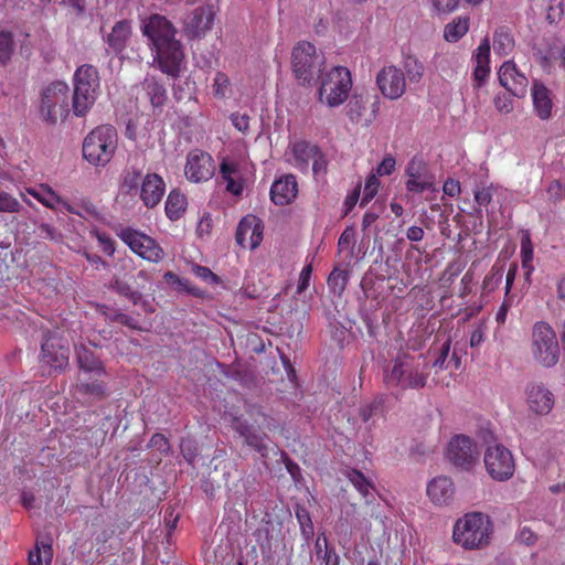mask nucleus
I'll list each match as a JSON object with an SVG mask.
<instances>
[{"label": "nucleus", "instance_id": "obj_49", "mask_svg": "<svg viewBox=\"0 0 565 565\" xmlns=\"http://www.w3.org/2000/svg\"><path fill=\"white\" fill-rule=\"evenodd\" d=\"M230 78L223 72H217L213 81V93L218 98H224L230 89Z\"/></svg>", "mask_w": 565, "mask_h": 565}, {"label": "nucleus", "instance_id": "obj_55", "mask_svg": "<svg viewBox=\"0 0 565 565\" xmlns=\"http://www.w3.org/2000/svg\"><path fill=\"white\" fill-rule=\"evenodd\" d=\"M323 545H324V550H323V553L320 555L319 559L322 561L323 565H339L340 557L337 554L334 547L328 545V541H327L326 536H323Z\"/></svg>", "mask_w": 565, "mask_h": 565}, {"label": "nucleus", "instance_id": "obj_2", "mask_svg": "<svg viewBox=\"0 0 565 565\" xmlns=\"http://www.w3.org/2000/svg\"><path fill=\"white\" fill-rule=\"evenodd\" d=\"M118 147V134L111 125L95 127L84 138L83 158L95 168L106 167L113 159Z\"/></svg>", "mask_w": 565, "mask_h": 565}, {"label": "nucleus", "instance_id": "obj_40", "mask_svg": "<svg viewBox=\"0 0 565 565\" xmlns=\"http://www.w3.org/2000/svg\"><path fill=\"white\" fill-rule=\"evenodd\" d=\"M53 558V548L50 542H36L35 550L29 553L28 565H50Z\"/></svg>", "mask_w": 565, "mask_h": 565}, {"label": "nucleus", "instance_id": "obj_33", "mask_svg": "<svg viewBox=\"0 0 565 565\" xmlns=\"http://www.w3.org/2000/svg\"><path fill=\"white\" fill-rule=\"evenodd\" d=\"M384 396H375L371 402L359 407V417L364 424L373 426L379 418L384 416Z\"/></svg>", "mask_w": 565, "mask_h": 565}, {"label": "nucleus", "instance_id": "obj_6", "mask_svg": "<svg viewBox=\"0 0 565 565\" xmlns=\"http://www.w3.org/2000/svg\"><path fill=\"white\" fill-rule=\"evenodd\" d=\"M351 89L350 71L344 66H335L321 75L318 98L329 107H338L348 99Z\"/></svg>", "mask_w": 565, "mask_h": 565}, {"label": "nucleus", "instance_id": "obj_20", "mask_svg": "<svg viewBox=\"0 0 565 565\" xmlns=\"http://www.w3.org/2000/svg\"><path fill=\"white\" fill-rule=\"evenodd\" d=\"M263 239V226L254 215L244 216L238 223L235 241L243 248L255 249Z\"/></svg>", "mask_w": 565, "mask_h": 565}, {"label": "nucleus", "instance_id": "obj_58", "mask_svg": "<svg viewBox=\"0 0 565 565\" xmlns=\"http://www.w3.org/2000/svg\"><path fill=\"white\" fill-rule=\"evenodd\" d=\"M473 58L476 63H490V43L487 38L479 44Z\"/></svg>", "mask_w": 565, "mask_h": 565}, {"label": "nucleus", "instance_id": "obj_51", "mask_svg": "<svg viewBox=\"0 0 565 565\" xmlns=\"http://www.w3.org/2000/svg\"><path fill=\"white\" fill-rule=\"evenodd\" d=\"M433 10L438 14H448L459 7L460 0H428Z\"/></svg>", "mask_w": 565, "mask_h": 565}, {"label": "nucleus", "instance_id": "obj_23", "mask_svg": "<svg viewBox=\"0 0 565 565\" xmlns=\"http://www.w3.org/2000/svg\"><path fill=\"white\" fill-rule=\"evenodd\" d=\"M220 178L226 183V191L235 196H239L244 191V179L242 177L241 166L237 161L223 158L220 163Z\"/></svg>", "mask_w": 565, "mask_h": 565}, {"label": "nucleus", "instance_id": "obj_63", "mask_svg": "<svg viewBox=\"0 0 565 565\" xmlns=\"http://www.w3.org/2000/svg\"><path fill=\"white\" fill-rule=\"evenodd\" d=\"M395 166H396V161H395L394 157L388 154V156L384 157L383 160L381 161V163L377 166L376 173L380 177L390 175L394 172Z\"/></svg>", "mask_w": 565, "mask_h": 565}, {"label": "nucleus", "instance_id": "obj_7", "mask_svg": "<svg viewBox=\"0 0 565 565\" xmlns=\"http://www.w3.org/2000/svg\"><path fill=\"white\" fill-rule=\"evenodd\" d=\"M291 60L294 74L301 84H309L323 64V57L317 55L316 46L310 42L298 43L292 50Z\"/></svg>", "mask_w": 565, "mask_h": 565}, {"label": "nucleus", "instance_id": "obj_30", "mask_svg": "<svg viewBox=\"0 0 565 565\" xmlns=\"http://www.w3.org/2000/svg\"><path fill=\"white\" fill-rule=\"evenodd\" d=\"M292 164L300 171L307 172L309 170V163L318 154L320 148L316 145H311L308 141H298L292 145Z\"/></svg>", "mask_w": 565, "mask_h": 565}, {"label": "nucleus", "instance_id": "obj_60", "mask_svg": "<svg viewBox=\"0 0 565 565\" xmlns=\"http://www.w3.org/2000/svg\"><path fill=\"white\" fill-rule=\"evenodd\" d=\"M328 169V161L321 150L312 158V172L315 177L324 175Z\"/></svg>", "mask_w": 565, "mask_h": 565}, {"label": "nucleus", "instance_id": "obj_56", "mask_svg": "<svg viewBox=\"0 0 565 565\" xmlns=\"http://www.w3.org/2000/svg\"><path fill=\"white\" fill-rule=\"evenodd\" d=\"M296 516L299 521L302 532L306 534H312L313 524L309 512L305 508H298L296 510Z\"/></svg>", "mask_w": 565, "mask_h": 565}, {"label": "nucleus", "instance_id": "obj_61", "mask_svg": "<svg viewBox=\"0 0 565 565\" xmlns=\"http://www.w3.org/2000/svg\"><path fill=\"white\" fill-rule=\"evenodd\" d=\"M193 273L196 277L201 278L203 281L207 284H216L218 282V277L207 267L195 265L193 267Z\"/></svg>", "mask_w": 565, "mask_h": 565}, {"label": "nucleus", "instance_id": "obj_10", "mask_svg": "<svg viewBox=\"0 0 565 565\" xmlns=\"http://www.w3.org/2000/svg\"><path fill=\"white\" fill-rule=\"evenodd\" d=\"M483 461L487 472L495 481H508L514 475L513 455L503 445L489 446L484 452Z\"/></svg>", "mask_w": 565, "mask_h": 565}, {"label": "nucleus", "instance_id": "obj_46", "mask_svg": "<svg viewBox=\"0 0 565 565\" xmlns=\"http://www.w3.org/2000/svg\"><path fill=\"white\" fill-rule=\"evenodd\" d=\"M113 289L120 296L126 297L134 305H137L141 299V294L131 288V286L119 277H115L111 284Z\"/></svg>", "mask_w": 565, "mask_h": 565}, {"label": "nucleus", "instance_id": "obj_11", "mask_svg": "<svg viewBox=\"0 0 565 565\" xmlns=\"http://www.w3.org/2000/svg\"><path fill=\"white\" fill-rule=\"evenodd\" d=\"M405 188L413 194H422L426 191L435 192V175L431 173L428 163L419 156H414L405 169Z\"/></svg>", "mask_w": 565, "mask_h": 565}, {"label": "nucleus", "instance_id": "obj_42", "mask_svg": "<svg viewBox=\"0 0 565 565\" xmlns=\"http://www.w3.org/2000/svg\"><path fill=\"white\" fill-rule=\"evenodd\" d=\"M142 179L143 177L140 169H127L122 174L121 190L129 195L137 194L140 190Z\"/></svg>", "mask_w": 565, "mask_h": 565}, {"label": "nucleus", "instance_id": "obj_13", "mask_svg": "<svg viewBox=\"0 0 565 565\" xmlns=\"http://www.w3.org/2000/svg\"><path fill=\"white\" fill-rule=\"evenodd\" d=\"M215 10L213 4L203 3L189 11L183 20V31L189 40L202 39L213 28Z\"/></svg>", "mask_w": 565, "mask_h": 565}, {"label": "nucleus", "instance_id": "obj_54", "mask_svg": "<svg viewBox=\"0 0 565 565\" xmlns=\"http://www.w3.org/2000/svg\"><path fill=\"white\" fill-rule=\"evenodd\" d=\"M490 74V63H476L475 70H473V81H475V87L480 88Z\"/></svg>", "mask_w": 565, "mask_h": 565}, {"label": "nucleus", "instance_id": "obj_39", "mask_svg": "<svg viewBox=\"0 0 565 565\" xmlns=\"http://www.w3.org/2000/svg\"><path fill=\"white\" fill-rule=\"evenodd\" d=\"M469 17H458L451 22L446 24L444 30V38L447 42H457L469 30Z\"/></svg>", "mask_w": 565, "mask_h": 565}, {"label": "nucleus", "instance_id": "obj_59", "mask_svg": "<svg viewBox=\"0 0 565 565\" xmlns=\"http://www.w3.org/2000/svg\"><path fill=\"white\" fill-rule=\"evenodd\" d=\"M249 116L246 114L233 113L231 115V121L233 126L241 132L247 134L249 129Z\"/></svg>", "mask_w": 565, "mask_h": 565}, {"label": "nucleus", "instance_id": "obj_37", "mask_svg": "<svg viewBox=\"0 0 565 565\" xmlns=\"http://www.w3.org/2000/svg\"><path fill=\"white\" fill-rule=\"evenodd\" d=\"M142 88L153 107H161L166 104L168 99L167 90L156 77H146Z\"/></svg>", "mask_w": 565, "mask_h": 565}, {"label": "nucleus", "instance_id": "obj_4", "mask_svg": "<svg viewBox=\"0 0 565 565\" xmlns=\"http://www.w3.org/2000/svg\"><path fill=\"white\" fill-rule=\"evenodd\" d=\"M428 373L418 361L411 356L397 358L384 370V382L387 387L402 391L420 390L426 386Z\"/></svg>", "mask_w": 565, "mask_h": 565}, {"label": "nucleus", "instance_id": "obj_27", "mask_svg": "<svg viewBox=\"0 0 565 565\" xmlns=\"http://www.w3.org/2000/svg\"><path fill=\"white\" fill-rule=\"evenodd\" d=\"M131 36V24L127 20H120L115 23L111 32L106 38L108 49L115 53H121L128 44Z\"/></svg>", "mask_w": 565, "mask_h": 565}, {"label": "nucleus", "instance_id": "obj_32", "mask_svg": "<svg viewBox=\"0 0 565 565\" xmlns=\"http://www.w3.org/2000/svg\"><path fill=\"white\" fill-rule=\"evenodd\" d=\"M73 86H74L73 96H72L73 113L77 117H83L94 106L98 94L90 93L89 89L83 88V86H77V85H73Z\"/></svg>", "mask_w": 565, "mask_h": 565}, {"label": "nucleus", "instance_id": "obj_24", "mask_svg": "<svg viewBox=\"0 0 565 565\" xmlns=\"http://www.w3.org/2000/svg\"><path fill=\"white\" fill-rule=\"evenodd\" d=\"M298 193V183L292 174L276 180L270 188V199L277 205L289 204Z\"/></svg>", "mask_w": 565, "mask_h": 565}, {"label": "nucleus", "instance_id": "obj_38", "mask_svg": "<svg viewBox=\"0 0 565 565\" xmlns=\"http://www.w3.org/2000/svg\"><path fill=\"white\" fill-rule=\"evenodd\" d=\"M348 479L359 493L365 499L366 503L373 501L374 484L359 470L352 469L348 472Z\"/></svg>", "mask_w": 565, "mask_h": 565}, {"label": "nucleus", "instance_id": "obj_14", "mask_svg": "<svg viewBox=\"0 0 565 565\" xmlns=\"http://www.w3.org/2000/svg\"><path fill=\"white\" fill-rule=\"evenodd\" d=\"M215 172V164L212 156L200 149L191 150L186 156L184 174L193 183L209 181Z\"/></svg>", "mask_w": 565, "mask_h": 565}, {"label": "nucleus", "instance_id": "obj_35", "mask_svg": "<svg viewBox=\"0 0 565 565\" xmlns=\"http://www.w3.org/2000/svg\"><path fill=\"white\" fill-rule=\"evenodd\" d=\"M450 345L451 340L447 339L439 348L433 349L436 351V358L433 362V367L436 370H444L449 369L451 365L455 370H458L460 366V359L456 354V352L452 353L451 358L449 359V352H450Z\"/></svg>", "mask_w": 565, "mask_h": 565}, {"label": "nucleus", "instance_id": "obj_64", "mask_svg": "<svg viewBox=\"0 0 565 565\" xmlns=\"http://www.w3.org/2000/svg\"><path fill=\"white\" fill-rule=\"evenodd\" d=\"M149 444L151 447L157 448L162 454H167L170 449L168 438L159 433L152 435Z\"/></svg>", "mask_w": 565, "mask_h": 565}, {"label": "nucleus", "instance_id": "obj_5", "mask_svg": "<svg viewBox=\"0 0 565 565\" xmlns=\"http://www.w3.org/2000/svg\"><path fill=\"white\" fill-rule=\"evenodd\" d=\"M530 352L533 360L543 367H553L559 360V343L550 323L537 321L531 332Z\"/></svg>", "mask_w": 565, "mask_h": 565}, {"label": "nucleus", "instance_id": "obj_31", "mask_svg": "<svg viewBox=\"0 0 565 565\" xmlns=\"http://www.w3.org/2000/svg\"><path fill=\"white\" fill-rule=\"evenodd\" d=\"M235 429L242 437H244L245 443L249 447L259 452L262 457L267 456V447L264 443L266 438L265 434L257 431L252 425L241 420H237Z\"/></svg>", "mask_w": 565, "mask_h": 565}, {"label": "nucleus", "instance_id": "obj_28", "mask_svg": "<svg viewBox=\"0 0 565 565\" xmlns=\"http://www.w3.org/2000/svg\"><path fill=\"white\" fill-rule=\"evenodd\" d=\"M76 359L81 370L95 373L97 376L106 375L104 363L95 352L85 344L75 345Z\"/></svg>", "mask_w": 565, "mask_h": 565}, {"label": "nucleus", "instance_id": "obj_34", "mask_svg": "<svg viewBox=\"0 0 565 565\" xmlns=\"http://www.w3.org/2000/svg\"><path fill=\"white\" fill-rule=\"evenodd\" d=\"M350 278V264L344 267L335 266L330 273L327 284L330 291L335 296H341L345 290Z\"/></svg>", "mask_w": 565, "mask_h": 565}, {"label": "nucleus", "instance_id": "obj_16", "mask_svg": "<svg viewBox=\"0 0 565 565\" xmlns=\"http://www.w3.org/2000/svg\"><path fill=\"white\" fill-rule=\"evenodd\" d=\"M525 403L531 413L543 416L553 409L555 396L544 383L532 382L525 388Z\"/></svg>", "mask_w": 565, "mask_h": 565}, {"label": "nucleus", "instance_id": "obj_19", "mask_svg": "<svg viewBox=\"0 0 565 565\" xmlns=\"http://www.w3.org/2000/svg\"><path fill=\"white\" fill-rule=\"evenodd\" d=\"M379 109L377 97L371 102L367 95L359 94H353L345 107L347 115L353 124L364 122L365 125H370L375 119Z\"/></svg>", "mask_w": 565, "mask_h": 565}, {"label": "nucleus", "instance_id": "obj_8", "mask_svg": "<svg viewBox=\"0 0 565 565\" xmlns=\"http://www.w3.org/2000/svg\"><path fill=\"white\" fill-rule=\"evenodd\" d=\"M68 85L65 82L50 84L42 94L41 114L49 122H56L58 118L68 115Z\"/></svg>", "mask_w": 565, "mask_h": 565}, {"label": "nucleus", "instance_id": "obj_53", "mask_svg": "<svg viewBox=\"0 0 565 565\" xmlns=\"http://www.w3.org/2000/svg\"><path fill=\"white\" fill-rule=\"evenodd\" d=\"M493 104L501 114H510L514 108L513 99L505 93L498 94L493 99Z\"/></svg>", "mask_w": 565, "mask_h": 565}, {"label": "nucleus", "instance_id": "obj_36", "mask_svg": "<svg viewBox=\"0 0 565 565\" xmlns=\"http://www.w3.org/2000/svg\"><path fill=\"white\" fill-rule=\"evenodd\" d=\"M188 200L178 190H172L166 201V215L170 221L179 220L185 212Z\"/></svg>", "mask_w": 565, "mask_h": 565}, {"label": "nucleus", "instance_id": "obj_25", "mask_svg": "<svg viewBox=\"0 0 565 565\" xmlns=\"http://www.w3.org/2000/svg\"><path fill=\"white\" fill-rule=\"evenodd\" d=\"M427 495L436 505H447L455 495L454 482L449 477L438 476L427 484Z\"/></svg>", "mask_w": 565, "mask_h": 565}, {"label": "nucleus", "instance_id": "obj_21", "mask_svg": "<svg viewBox=\"0 0 565 565\" xmlns=\"http://www.w3.org/2000/svg\"><path fill=\"white\" fill-rule=\"evenodd\" d=\"M26 193L32 195L35 200H38L45 207L51 210H56L58 206L63 209V211L82 215L79 210L72 205L70 202L60 196L49 184L41 183L35 188H26Z\"/></svg>", "mask_w": 565, "mask_h": 565}, {"label": "nucleus", "instance_id": "obj_22", "mask_svg": "<svg viewBox=\"0 0 565 565\" xmlns=\"http://www.w3.org/2000/svg\"><path fill=\"white\" fill-rule=\"evenodd\" d=\"M166 192V182L157 173H147L138 192L140 200L148 209L156 207L162 200Z\"/></svg>", "mask_w": 565, "mask_h": 565}, {"label": "nucleus", "instance_id": "obj_1", "mask_svg": "<svg viewBox=\"0 0 565 565\" xmlns=\"http://www.w3.org/2000/svg\"><path fill=\"white\" fill-rule=\"evenodd\" d=\"M142 33L151 42L153 65L163 74L178 78L185 54L182 43L175 39L173 24L163 15L151 14L143 21Z\"/></svg>", "mask_w": 565, "mask_h": 565}, {"label": "nucleus", "instance_id": "obj_29", "mask_svg": "<svg viewBox=\"0 0 565 565\" xmlns=\"http://www.w3.org/2000/svg\"><path fill=\"white\" fill-rule=\"evenodd\" d=\"M73 85L83 86V88L89 89L90 93L98 94L100 86L98 70L90 64L78 66L73 75Z\"/></svg>", "mask_w": 565, "mask_h": 565}, {"label": "nucleus", "instance_id": "obj_43", "mask_svg": "<svg viewBox=\"0 0 565 565\" xmlns=\"http://www.w3.org/2000/svg\"><path fill=\"white\" fill-rule=\"evenodd\" d=\"M403 67L412 83H418L424 75V64L414 55H406L403 61Z\"/></svg>", "mask_w": 565, "mask_h": 565}, {"label": "nucleus", "instance_id": "obj_41", "mask_svg": "<svg viewBox=\"0 0 565 565\" xmlns=\"http://www.w3.org/2000/svg\"><path fill=\"white\" fill-rule=\"evenodd\" d=\"M514 46V40L507 28H499L493 34V49L497 54L508 55Z\"/></svg>", "mask_w": 565, "mask_h": 565}, {"label": "nucleus", "instance_id": "obj_26", "mask_svg": "<svg viewBox=\"0 0 565 565\" xmlns=\"http://www.w3.org/2000/svg\"><path fill=\"white\" fill-rule=\"evenodd\" d=\"M531 95L536 116L542 120L548 119L553 108L551 90L540 81H534Z\"/></svg>", "mask_w": 565, "mask_h": 565}, {"label": "nucleus", "instance_id": "obj_52", "mask_svg": "<svg viewBox=\"0 0 565 565\" xmlns=\"http://www.w3.org/2000/svg\"><path fill=\"white\" fill-rule=\"evenodd\" d=\"M20 211L19 201L11 194L0 191V212L17 213Z\"/></svg>", "mask_w": 565, "mask_h": 565}, {"label": "nucleus", "instance_id": "obj_3", "mask_svg": "<svg viewBox=\"0 0 565 565\" xmlns=\"http://www.w3.org/2000/svg\"><path fill=\"white\" fill-rule=\"evenodd\" d=\"M493 526L490 518L482 512L466 513L459 519L452 532L454 541L466 550L482 548L490 542Z\"/></svg>", "mask_w": 565, "mask_h": 565}, {"label": "nucleus", "instance_id": "obj_44", "mask_svg": "<svg viewBox=\"0 0 565 565\" xmlns=\"http://www.w3.org/2000/svg\"><path fill=\"white\" fill-rule=\"evenodd\" d=\"M77 390L79 393L87 394L98 401L108 396L105 382L99 380H95L90 383H79L77 384Z\"/></svg>", "mask_w": 565, "mask_h": 565}, {"label": "nucleus", "instance_id": "obj_47", "mask_svg": "<svg viewBox=\"0 0 565 565\" xmlns=\"http://www.w3.org/2000/svg\"><path fill=\"white\" fill-rule=\"evenodd\" d=\"M521 258L522 266L527 270L526 276L529 277L533 270V244L527 232H525L521 238Z\"/></svg>", "mask_w": 565, "mask_h": 565}, {"label": "nucleus", "instance_id": "obj_15", "mask_svg": "<svg viewBox=\"0 0 565 565\" xmlns=\"http://www.w3.org/2000/svg\"><path fill=\"white\" fill-rule=\"evenodd\" d=\"M376 85L388 99H398L406 92L404 72L395 65L384 66L376 75Z\"/></svg>", "mask_w": 565, "mask_h": 565}, {"label": "nucleus", "instance_id": "obj_50", "mask_svg": "<svg viewBox=\"0 0 565 565\" xmlns=\"http://www.w3.org/2000/svg\"><path fill=\"white\" fill-rule=\"evenodd\" d=\"M380 186V181L376 175H370L364 185L363 196L361 200V206H365L377 193Z\"/></svg>", "mask_w": 565, "mask_h": 565}, {"label": "nucleus", "instance_id": "obj_45", "mask_svg": "<svg viewBox=\"0 0 565 565\" xmlns=\"http://www.w3.org/2000/svg\"><path fill=\"white\" fill-rule=\"evenodd\" d=\"M14 52L13 34L10 31L0 30V65H6Z\"/></svg>", "mask_w": 565, "mask_h": 565}, {"label": "nucleus", "instance_id": "obj_62", "mask_svg": "<svg viewBox=\"0 0 565 565\" xmlns=\"http://www.w3.org/2000/svg\"><path fill=\"white\" fill-rule=\"evenodd\" d=\"M312 270H313L312 264H308L302 268V270L299 275V280H298V285H297V294L298 295L302 294L308 288L310 279H311Z\"/></svg>", "mask_w": 565, "mask_h": 565}, {"label": "nucleus", "instance_id": "obj_9", "mask_svg": "<svg viewBox=\"0 0 565 565\" xmlns=\"http://www.w3.org/2000/svg\"><path fill=\"white\" fill-rule=\"evenodd\" d=\"M118 237L145 260L157 264L164 258V250L160 244L140 231L125 227L120 230Z\"/></svg>", "mask_w": 565, "mask_h": 565}, {"label": "nucleus", "instance_id": "obj_18", "mask_svg": "<svg viewBox=\"0 0 565 565\" xmlns=\"http://www.w3.org/2000/svg\"><path fill=\"white\" fill-rule=\"evenodd\" d=\"M448 458L455 466L469 469L477 461V446L465 435L455 436L448 445Z\"/></svg>", "mask_w": 565, "mask_h": 565}, {"label": "nucleus", "instance_id": "obj_12", "mask_svg": "<svg viewBox=\"0 0 565 565\" xmlns=\"http://www.w3.org/2000/svg\"><path fill=\"white\" fill-rule=\"evenodd\" d=\"M70 348L62 337L49 332L41 344L40 363L50 370L62 371L68 364Z\"/></svg>", "mask_w": 565, "mask_h": 565}, {"label": "nucleus", "instance_id": "obj_48", "mask_svg": "<svg viewBox=\"0 0 565 565\" xmlns=\"http://www.w3.org/2000/svg\"><path fill=\"white\" fill-rule=\"evenodd\" d=\"M355 245V231L353 226H347L338 239V253L349 252V258L353 257Z\"/></svg>", "mask_w": 565, "mask_h": 565}, {"label": "nucleus", "instance_id": "obj_57", "mask_svg": "<svg viewBox=\"0 0 565 565\" xmlns=\"http://www.w3.org/2000/svg\"><path fill=\"white\" fill-rule=\"evenodd\" d=\"M164 279L173 284H178L180 289L186 290L190 294L196 295V288L191 285L189 279L180 278L177 274L168 271L164 274Z\"/></svg>", "mask_w": 565, "mask_h": 565}, {"label": "nucleus", "instance_id": "obj_17", "mask_svg": "<svg viewBox=\"0 0 565 565\" xmlns=\"http://www.w3.org/2000/svg\"><path fill=\"white\" fill-rule=\"evenodd\" d=\"M500 85L512 96L524 98L527 93L529 78L513 61L504 62L498 72Z\"/></svg>", "mask_w": 565, "mask_h": 565}]
</instances>
